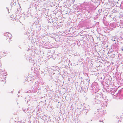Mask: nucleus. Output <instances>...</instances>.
I'll list each match as a JSON object with an SVG mask.
<instances>
[{
  "label": "nucleus",
  "instance_id": "2",
  "mask_svg": "<svg viewBox=\"0 0 123 123\" xmlns=\"http://www.w3.org/2000/svg\"><path fill=\"white\" fill-rule=\"evenodd\" d=\"M72 0V1L73 3H74V1H75V0Z\"/></svg>",
  "mask_w": 123,
  "mask_h": 123
},
{
  "label": "nucleus",
  "instance_id": "1",
  "mask_svg": "<svg viewBox=\"0 0 123 123\" xmlns=\"http://www.w3.org/2000/svg\"><path fill=\"white\" fill-rule=\"evenodd\" d=\"M6 36L7 37L6 40H7V42L9 43L10 41H11V38L12 37V35L10 33H6Z\"/></svg>",
  "mask_w": 123,
  "mask_h": 123
},
{
  "label": "nucleus",
  "instance_id": "3",
  "mask_svg": "<svg viewBox=\"0 0 123 123\" xmlns=\"http://www.w3.org/2000/svg\"><path fill=\"white\" fill-rule=\"evenodd\" d=\"M122 51H123V49H122Z\"/></svg>",
  "mask_w": 123,
  "mask_h": 123
}]
</instances>
